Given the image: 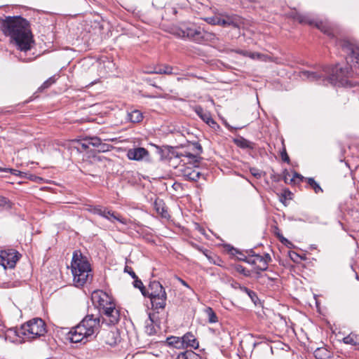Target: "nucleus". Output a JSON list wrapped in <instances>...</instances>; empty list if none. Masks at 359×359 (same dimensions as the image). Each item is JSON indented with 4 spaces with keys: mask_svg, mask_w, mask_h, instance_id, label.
<instances>
[{
    "mask_svg": "<svg viewBox=\"0 0 359 359\" xmlns=\"http://www.w3.org/2000/svg\"><path fill=\"white\" fill-rule=\"evenodd\" d=\"M0 28L12 45H32L34 36L31 22L21 15L0 18Z\"/></svg>",
    "mask_w": 359,
    "mask_h": 359,
    "instance_id": "1",
    "label": "nucleus"
},
{
    "mask_svg": "<svg viewBox=\"0 0 359 359\" xmlns=\"http://www.w3.org/2000/svg\"><path fill=\"white\" fill-rule=\"evenodd\" d=\"M100 318L94 315H87L81 323L72 327L67 334L72 343H79L92 337L99 329Z\"/></svg>",
    "mask_w": 359,
    "mask_h": 359,
    "instance_id": "2",
    "label": "nucleus"
},
{
    "mask_svg": "<svg viewBox=\"0 0 359 359\" xmlns=\"http://www.w3.org/2000/svg\"><path fill=\"white\" fill-rule=\"evenodd\" d=\"M73 282L75 286L81 287L92 278L90 265L88 259L80 251H74L71 263Z\"/></svg>",
    "mask_w": 359,
    "mask_h": 359,
    "instance_id": "3",
    "label": "nucleus"
},
{
    "mask_svg": "<svg viewBox=\"0 0 359 359\" xmlns=\"http://www.w3.org/2000/svg\"><path fill=\"white\" fill-rule=\"evenodd\" d=\"M180 158L179 165L176 167L179 175L190 181H197L201 172L198 168V160L196 155L190 153L180 154L177 156Z\"/></svg>",
    "mask_w": 359,
    "mask_h": 359,
    "instance_id": "4",
    "label": "nucleus"
},
{
    "mask_svg": "<svg viewBox=\"0 0 359 359\" xmlns=\"http://www.w3.org/2000/svg\"><path fill=\"white\" fill-rule=\"evenodd\" d=\"M287 15L289 18L297 20L302 25H308L311 27H315L329 36L332 37L334 36V29L331 27L327 20H322L311 13L302 14L298 13L296 10H292Z\"/></svg>",
    "mask_w": 359,
    "mask_h": 359,
    "instance_id": "5",
    "label": "nucleus"
},
{
    "mask_svg": "<svg viewBox=\"0 0 359 359\" xmlns=\"http://www.w3.org/2000/svg\"><path fill=\"white\" fill-rule=\"evenodd\" d=\"M337 70L334 67H325L323 68L322 72L317 73L309 71H303L301 72L302 79H306L311 81L322 80L323 84L332 86H335L337 84Z\"/></svg>",
    "mask_w": 359,
    "mask_h": 359,
    "instance_id": "6",
    "label": "nucleus"
},
{
    "mask_svg": "<svg viewBox=\"0 0 359 359\" xmlns=\"http://www.w3.org/2000/svg\"><path fill=\"white\" fill-rule=\"evenodd\" d=\"M20 332L27 339L32 340L44 336L47 330L45 322L41 318H33L24 324Z\"/></svg>",
    "mask_w": 359,
    "mask_h": 359,
    "instance_id": "7",
    "label": "nucleus"
},
{
    "mask_svg": "<svg viewBox=\"0 0 359 359\" xmlns=\"http://www.w3.org/2000/svg\"><path fill=\"white\" fill-rule=\"evenodd\" d=\"M19 259V253L13 249L1 250L0 252V266L4 269H13Z\"/></svg>",
    "mask_w": 359,
    "mask_h": 359,
    "instance_id": "8",
    "label": "nucleus"
},
{
    "mask_svg": "<svg viewBox=\"0 0 359 359\" xmlns=\"http://www.w3.org/2000/svg\"><path fill=\"white\" fill-rule=\"evenodd\" d=\"M102 323L107 325L116 324L120 318L119 311L115 307L114 302L109 304L107 306L104 308L102 311Z\"/></svg>",
    "mask_w": 359,
    "mask_h": 359,
    "instance_id": "9",
    "label": "nucleus"
},
{
    "mask_svg": "<svg viewBox=\"0 0 359 359\" xmlns=\"http://www.w3.org/2000/svg\"><path fill=\"white\" fill-rule=\"evenodd\" d=\"M90 211L94 214L99 215L107 219L111 222H114L115 220H116L123 224H127L128 223V220L126 219L119 217L118 215H116L114 212H111L101 206H95L91 208Z\"/></svg>",
    "mask_w": 359,
    "mask_h": 359,
    "instance_id": "10",
    "label": "nucleus"
},
{
    "mask_svg": "<svg viewBox=\"0 0 359 359\" xmlns=\"http://www.w3.org/2000/svg\"><path fill=\"white\" fill-rule=\"evenodd\" d=\"M93 304L97 306L100 311L112 303L111 297L105 292L98 290L94 291L91 297Z\"/></svg>",
    "mask_w": 359,
    "mask_h": 359,
    "instance_id": "11",
    "label": "nucleus"
},
{
    "mask_svg": "<svg viewBox=\"0 0 359 359\" xmlns=\"http://www.w3.org/2000/svg\"><path fill=\"white\" fill-rule=\"evenodd\" d=\"M194 111L196 114L210 127L215 130L219 128V126L216 121L212 118L210 112L204 110L202 107L197 105L194 107Z\"/></svg>",
    "mask_w": 359,
    "mask_h": 359,
    "instance_id": "12",
    "label": "nucleus"
},
{
    "mask_svg": "<svg viewBox=\"0 0 359 359\" xmlns=\"http://www.w3.org/2000/svg\"><path fill=\"white\" fill-rule=\"evenodd\" d=\"M201 27H196L195 25H191L184 28V29H181V34H179L180 36L183 38H189L194 41H200V36Z\"/></svg>",
    "mask_w": 359,
    "mask_h": 359,
    "instance_id": "13",
    "label": "nucleus"
},
{
    "mask_svg": "<svg viewBox=\"0 0 359 359\" xmlns=\"http://www.w3.org/2000/svg\"><path fill=\"white\" fill-rule=\"evenodd\" d=\"M217 25L240 28L243 25V19L238 15H227L224 18H219Z\"/></svg>",
    "mask_w": 359,
    "mask_h": 359,
    "instance_id": "14",
    "label": "nucleus"
},
{
    "mask_svg": "<svg viewBox=\"0 0 359 359\" xmlns=\"http://www.w3.org/2000/svg\"><path fill=\"white\" fill-rule=\"evenodd\" d=\"M149 151L143 147L130 149L127 152V156L130 160L142 161L149 158Z\"/></svg>",
    "mask_w": 359,
    "mask_h": 359,
    "instance_id": "15",
    "label": "nucleus"
},
{
    "mask_svg": "<svg viewBox=\"0 0 359 359\" xmlns=\"http://www.w3.org/2000/svg\"><path fill=\"white\" fill-rule=\"evenodd\" d=\"M345 51L348 53L346 57L347 62L351 67L359 68V46H344Z\"/></svg>",
    "mask_w": 359,
    "mask_h": 359,
    "instance_id": "16",
    "label": "nucleus"
},
{
    "mask_svg": "<svg viewBox=\"0 0 359 359\" xmlns=\"http://www.w3.org/2000/svg\"><path fill=\"white\" fill-rule=\"evenodd\" d=\"M250 253H252V257H253V259L252 260H246V262L249 264L255 265V268L258 271H266L268 268V264H266V261L262 259V256L258 254H254L252 250H250ZM241 259L245 261V259L242 258H241Z\"/></svg>",
    "mask_w": 359,
    "mask_h": 359,
    "instance_id": "17",
    "label": "nucleus"
},
{
    "mask_svg": "<svg viewBox=\"0 0 359 359\" xmlns=\"http://www.w3.org/2000/svg\"><path fill=\"white\" fill-rule=\"evenodd\" d=\"M103 340L105 344L114 346L121 341L120 334L116 330L106 332L103 335Z\"/></svg>",
    "mask_w": 359,
    "mask_h": 359,
    "instance_id": "18",
    "label": "nucleus"
},
{
    "mask_svg": "<svg viewBox=\"0 0 359 359\" xmlns=\"http://www.w3.org/2000/svg\"><path fill=\"white\" fill-rule=\"evenodd\" d=\"M36 46H16V50L15 53L16 54V57L19 58V60L25 62L31 61L36 58V57H27V53L32 51V49Z\"/></svg>",
    "mask_w": 359,
    "mask_h": 359,
    "instance_id": "19",
    "label": "nucleus"
},
{
    "mask_svg": "<svg viewBox=\"0 0 359 359\" xmlns=\"http://www.w3.org/2000/svg\"><path fill=\"white\" fill-rule=\"evenodd\" d=\"M153 308L163 309L165 306L166 293L164 295L149 294Z\"/></svg>",
    "mask_w": 359,
    "mask_h": 359,
    "instance_id": "20",
    "label": "nucleus"
},
{
    "mask_svg": "<svg viewBox=\"0 0 359 359\" xmlns=\"http://www.w3.org/2000/svg\"><path fill=\"white\" fill-rule=\"evenodd\" d=\"M183 346L185 347H191L197 349L199 346V343L196 338L191 332H187L182 337Z\"/></svg>",
    "mask_w": 359,
    "mask_h": 359,
    "instance_id": "21",
    "label": "nucleus"
},
{
    "mask_svg": "<svg viewBox=\"0 0 359 359\" xmlns=\"http://www.w3.org/2000/svg\"><path fill=\"white\" fill-rule=\"evenodd\" d=\"M146 293L147 296L149 297V294H160L162 296L166 292L159 282L154 281L149 284V290Z\"/></svg>",
    "mask_w": 359,
    "mask_h": 359,
    "instance_id": "22",
    "label": "nucleus"
},
{
    "mask_svg": "<svg viewBox=\"0 0 359 359\" xmlns=\"http://www.w3.org/2000/svg\"><path fill=\"white\" fill-rule=\"evenodd\" d=\"M173 68L169 65L158 66L154 67L152 69L147 70L146 72L148 74H172L177 73L172 72Z\"/></svg>",
    "mask_w": 359,
    "mask_h": 359,
    "instance_id": "23",
    "label": "nucleus"
},
{
    "mask_svg": "<svg viewBox=\"0 0 359 359\" xmlns=\"http://www.w3.org/2000/svg\"><path fill=\"white\" fill-rule=\"evenodd\" d=\"M154 206L156 212L161 215L163 217L167 218L169 216L162 200H156L154 203Z\"/></svg>",
    "mask_w": 359,
    "mask_h": 359,
    "instance_id": "24",
    "label": "nucleus"
},
{
    "mask_svg": "<svg viewBox=\"0 0 359 359\" xmlns=\"http://www.w3.org/2000/svg\"><path fill=\"white\" fill-rule=\"evenodd\" d=\"M167 343L169 346L176 348H184L182 337L171 336L167 338Z\"/></svg>",
    "mask_w": 359,
    "mask_h": 359,
    "instance_id": "25",
    "label": "nucleus"
},
{
    "mask_svg": "<svg viewBox=\"0 0 359 359\" xmlns=\"http://www.w3.org/2000/svg\"><path fill=\"white\" fill-rule=\"evenodd\" d=\"M313 354L316 359H329L331 356L330 352L324 347L316 348Z\"/></svg>",
    "mask_w": 359,
    "mask_h": 359,
    "instance_id": "26",
    "label": "nucleus"
},
{
    "mask_svg": "<svg viewBox=\"0 0 359 359\" xmlns=\"http://www.w3.org/2000/svg\"><path fill=\"white\" fill-rule=\"evenodd\" d=\"M201 36H200V41L215 42L217 39V35L213 32H208L201 28Z\"/></svg>",
    "mask_w": 359,
    "mask_h": 359,
    "instance_id": "27",
    "label": "nucleus"
},
{
    "mask_svg": "<svg viewBox=\"0 0 359 359\" xmlns=\"http://www.w3.org/2000/svg\"><path fill=\"white\" fill-rule=\"evenodd\" d=\"M128 117L132 123H140L143 119V114L140 110L134 109L128 113Z\"/></svg>",
    "mask_w": 359,
    "mask_h": 359,
    "instance_id": "28",
    "label": "nucleus"
},
{
    "mask_svg": "<svg viewBox=\"0 0 359 359\" xmlns=\"http://www.w3.org/2000/svg\"><path fill=\"white\" fill-rule=\"evenodd\" d=\"M236 144L242 149H252L253 143L242 137L234 140Z\"/></svg>",
    "mask_w": 359,
    "mask_h": 359,
    "instance_id": "29",
    "label": "nucleus"
},
{
    "mask_svg": "<svg viewBox=\"0 0 359 359\" xmlns=\"http://www.w3.org/2000/svg\"><path fill=\"white\" fill-rule=\"evenodd\" d=\"M145 332L149 335H153L156 332L151 315L149 316V320L146 321Z\"/></svg>",
    "mask_w": 359,
    "mask_h": 359,
    "instance_id": "30",
    "label": "nucleus"
},
{
    "mask_svg": "<svg viewBox=\"0 0 359 359\" xmlns=\"http://www.w3.org/2000/svg\"><path fill=\"white\" fill-rule=\"evenodd\" d=\"M205 312L208 316V322L210 323H215L218 321L217 316L211 307H207Z\"/></svg>",
    "mask_w": 359,
    "mask_h": 359,
    "instance_id": "31",
    "label": "nucleus"
},
{
    "mask_svg": "<svg viewBox=\"0 0 359 359\" xmlns=\"http://www.w3.org/2000/svg\"><path fill=\"white\" fill-rule=\"evenodd\" d=\"M309 185L314 190L316 194H318L320 192H323V189L319 185L318 182L315 181V180L312 177H309L306 179Z\"/></svg>",
    "mask_w": 359,
    "mask_h": 359,
    "instance_id": "32",
    "label": "nucleus"
},
{
    "mask_svg": "<svg viewBox=\"0 0 359 359\" xmlns=\"http://www.w3.org/2000/svg\"><path fill=\"white\" fill-rule=\"evenodd\" d=\"M196 353L192 351H186L178 354L177 359H196Z\"/></svg>",
    "mask_w": 359,
    "mask_h": 359,
    "instance_id": "33",
    "label": "nucleus"
},
{
    "mask_svg": "<svg viewBox=\"0 0 359 359\" xmlns=\"http://www.w3.org/2000/svg\"><path fill=\"white\" fill-rule=\"evenodd\" d=\"M100 65L105 69L106 73H112L115 66L114 62L110 60L103 61Z\"/></svg>",
    "mask_w": 359,
    "mask_h": 359,
    "instance_id": "34",
    "label": "nucleus"
},
{
    "mask_svg": "<svg viewBox=\"0 0 359 359\" xmlns=\"http://www.w3.org/2000/svg\"><path fill=\"white\" fill-rule=\"evenodd\" d=\"M86 141H88V144H90V145L97 148L102 140L97 136H89L86 137Z\"/></svg>",
    "mask_w": 359,
    "mask_h": 359,
    "instance_id": "35",
    "label": "nucleus"
},
{
    "mask_svg": "<svg viewBox=\"0 0 359 359\" xmlns=\"http://www.w3.org/2000/svg\"><path fill=\"white\" fill-rule=\"evenodd\" d=\"M0 208L1 210H8L11 208V201L5 197L0 196Z\"/></svg>",
    "mask_w": 359,
    "mask_h": 359,
    "instance_id": "36",
    "label": "nucleus"
},
{
    "mask_svg": "<svg viewBox=\"0 0 359 359\" xmlns=\"http://www.w3.org/2000/svg\"><path fill=\"white\" fill-rule=\"evenodd\" d=\"M343 342L346 344L356 345L357 341L354 335L349 334L343 338Z\"/></svg>",
    "mask_w": 359,
    "mask_h": 359,
    "instance_id": "37",
    "label": "nucleus"
},
{
    "mask_svg": "<svg viewBox=\"0 0 359 359\" xmlns=\"http://www.w3.org/2000/svg\"><path fill=\"white\" fill-rule=\"evenodd\" d=\"M56 81L55 76L50 77L40 87V89H46L49 88L53 83H54Z\"/></svg>",
    "mask_w": 359,
    "mask_h": 359,
    "instance_id": "38",
    "label": "nucleus"
},
{
    "mask_svg": "<svg viewBox=\"0 0 359 359\" xmlns=\"http://www.w3.org/2000/svg\"><path fill=\"white\" fill-rule=\"evenodd\" d=\"M113 147L110 144L102 143L100 142L99 146L97 147L99 152H107L111 149Z\"/></svg>",
    "mask_w": 359,
    "mask_h": 359,
    "instance_id": "39",
    "label": "nucleus"
},
{
    "mask_svg": "<svg viewBox=\"0 0 359 359\" xmlns=\"http://www.w3.org/2000/svg\"><path fill=\"white\" fill-rule=\"evenodd\" d=\"M135 279V281H134V286L137 288H139L140 289L142 294L144 296H147V293L145 291H144V286H143V283L140 280H138V278H134Z\"/></svg>",
    "mask_w": 359,
    "mask_h": 359,
    "instance_id": "40",
    "label": "nucleus"
},
{
    "mask_svg": "<svg viewBox=\"0 0 359 359\" xmlns=\"http://www.w3.org/2000/svg\"><path fill=\"white\" fill-rule=\"evenodd\" d=\"M205 22L212 25H217L219 22V17L212 16L205 18Z\"/></svg>",
    "mask_w": 359,
    "mask_h": 359,
    "instance_id": "41",
    "label": "nucleus"
},
{
    "mask_svg": "<svg viewBox=\"0 0 359 359\" xmlns=\"http://www.w3.org/2000/svg\"><path fill=\"white\" fill-rule=\"evenodd\" d=\"M235 269L236 270V271H238V273H242L245 276H250V272L249 271H248L244 266H243L242 265H236L235 266Z\"/></svg>",
    "mask_w": 359,
    "mask_h": 359,
    "instance_id": "42",
    "label": "nucleus"
},
{
    "mask_svg": "<svg viewBox=\"0 0 359 359\" xmlns=\"http://www.w3.org/2000/svg\"><path fill=\"white\" fill-rule=\"evenodd\" d=\"M250 172L257 179L262 177V172L256 168H251L250 169Z\"/></svg>",
    "mask_w": 359,
    "mask_h": 359,
    "instance_id": "43",
    "label": "nucleus"
},
{
    "mask_svg": "<svg viewBox=\"0 0 359 359\" xmlns=\"http://www.w3.org/2000/svg\"><path fill=\"white\" fill-rule=\"evenodd\" d=\"M0 171H4V172L9 171L12 175H16V176L21 175L22 174V172H21L20 171H19L18 170H15V169H11V168H0Z\"/></svg>",
    "mask_w": 359,
    "mask_h": 359,
    "instance_id": "44",
    "label": "nucleus"
},
{
    "mask_svg": "<svg viewBox=\"0 0 359 359\" xmlns=\"http://www.w3.org/2000/svg\"><path fill=\"white\" fill-rule=\"evenodd\" d=\"M79 146L81 147V149L82 150H86L89 147L90 144H88V141H86V137H85L82 140V142L79 143ZM79 149H80V148H79Z\"/></svg>",
    "mask_w": 359,
    "mask_h": 359,
    "instance_id": "45",
    "label": "nucleus"
},
{
    "mask_svg": "<svg viewBox=\"0 0 359 359\" xmlns=\"http://www.w3.org/2000/svg\"><path fill=\"white\" fill-rule=\"evenodd\" d=\"M241 290H243V291H244L245 292H246V293L248 294V296H249L252 299H253V297L256 296V295H255V293L253 291L250 290V289H248V288H247V287H241Z\"/></svg>",
    "mask_w": 359,
    "mask_h": 359,
    "instance_id": "46",
    "label": "nucleus"
},
{
    "mask_svg": "<svg viewBox=\"0 0 359 359\" xmlns=\"http://www.w3.org/2000/svg\"><path fill=\"white\" fill-rule=\"evenodd\" d=\"M125 271L128 272L133 279L137 278V276H136L135 273L131 269V268L126 266L125 268Z\"/></svg>",
    "mask_w": 359,
    "mask_h": 359,
    "instance_id": "47",
    "label": "nucleus"
},
{
    "mask_svg": "<svg viewBox=\"0 0 359 359\" xmlns=\"http://www.w3.org/2000/svg\"><path fill=\"white\" fill-rule=\"evenodd\" d=\"M281 157H282V160L283 161H285V162H289L290 159H289V156L286 153V151L284 150L282 153H281Z\"/></svg>",
    "mask_w": 359,
    "mask_h": 359,
    "instance_id": "48",
    "label": "nucleus"
},
{
    "mask_svg": "<svg viewBox=\"0 0 359 359\" xmlns=\"http://www.w3.org/2000/svg\"><path fill=\"white\" fill-rule=\"evenodd\" d=\"M295 178H298L301 181L303 180L304 179V177L302 176L300 174H298L297 172H294V175H293V177L291 179V181H294V179Z\"/></svg>",
    "mask_w": 359,
    "mask_h": 359,
    "instance_id": "49",
    "label": "nucleus"
},
{
    "mask_svg": "<svg viewBox=\"0 0 359 359\" xmlns=\"http://www.w3.org/2000/svg\"><path fill=\"white\" fill-rule=\"evenodd\" d=\"M262 259H264V261H266L267 264L271 260V257L268 253H266L264 256H262Z\"/></svg>",
    "mask_w": 359,
    "mask_h": 359,
    "instance_id": "50",
    "label": "nucleus"
},
{
    "mask_svg": "<svg viewBox=\"0 0 359 359\" xmlns=\"http://www.w3.org/2000/svg\"><path fill=\"white\" fill-rule=\"evenodd\" d=\"M252 58H261V55L259 53H250L249 55Z\"/></svg>",
    "mask_w": 359,
    "mask_h": 359,
    "instance_id": "51",
    "label": "nucleus"
},
{
    "mask_svg": "<svg viewBox=\"0 0 359 359\" xmlns=\"http://www.w3.org/2000/svg\"><path fill=\"white\" fill-rule=\"evenodd\" d=\"M180 280V282L182 283V285L188 287V288H190L189 285L187 284V283L186 281H184V280L181 279V278H179Z\"/></svg>",
    "mask_w": 359,
    "mask_h": 359,
    "instance_id": "52",
    "label": "nucleus"
},
{
    "mask_svg": "<svg viewBox=\"0 0 359 359\" xmlns=\"http://www.w3.org/2000/svg\"><path fill=\"white\" fill-rule=\"evenodd\" d=\"M34 49H35V48H34L32 49V52H29V53H27V57H36L38 56V55H34Z\"/></svg>",
    "mask_w": 359,
    "mask_h": 359,
    "instance_id": "53",
    "label": "nucleus"
},
{
    "mask_svg": "<svg viewBox=\"0 0 359 359\" xmlns=\"http://www.w3.org/2000/svg\"><path fill=\"white\" fill-rule=\"evenodd\" d=\"M280 239V241H281L283 243H287V242H288V241H287L286 238H285L284 237H283V236H281Z\"/></svg>",
    "mask_w": 359,
    "mask_h": 359,
    "instance_id": "54",
    "label": "nucleus"
},
{
    "mask_svg": "<svg viewBox=\"0 0 359 359\" xmlns=\"http://www.w3.org/2000/svg\"><path fill=\"white\" fill-rule=\"evenodd\" d=\"M231 251V253H232V254H233V253H234L233 252H236V253L238 252V250H237L236 249H235V248H232Z\"/></svg>",
    "mask_w": 359,
    "mask_h": 359,
    "instance_id": "55",
    "label": "nucleus"
},
{
    "mask_svg": "<svg viewBox=\"0 0 359 359\" xmlns=\"http://www.w3.org/2000/svg\"><path fill=\"white\" fill-rule=\"evenodd\" d=\"M197 148L201 151L202 150L201 146L200 144L197 146Z\"/></svg>",
    "mask_w": 359,
    "mask_h": 359,
    "instance_id": "56",
    "label": "nucleus"
},
{
    "mask_svg": "<svg viewBox=\"0 0 359 359\" xmlns=\"http://www.w3.org/2000/svg\"><path fill=\"white\" fill-rule=\"evenodd\" d=\"M214 264H217V265H219V266H221V264L219 263V262H214Z\"/></svg>",
    "mask_w": 359,
    "mask_h": 359,
    "instance_id": "57",
    "label": "nucleus"
},
{
    "mask_svg": "<svg viewBox=\"0 0 359 359\" xmlns=\"http://www.w3.org/2000/svg\"><path fill=\"white\" fill-rule=\"evenodd\" d=\"M341 163L342 165H346V163H344L343 161H341Z\"/></svg>",
    "mask_w": 359,
    "mask_h": 359,
    "instance_id": "58",
    "label": "nucleus"
}]
</instances>
